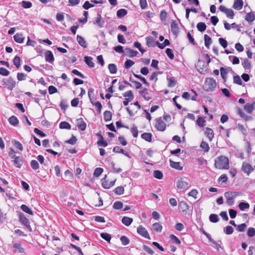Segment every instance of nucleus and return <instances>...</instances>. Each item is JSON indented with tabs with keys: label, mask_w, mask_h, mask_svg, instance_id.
I'll list each match as a JSON object with an SVG mask.
<instances>
[{
	"label": "nucleus",
	"mask_w": 255,
	"mask_h": 255,
	"mask_svg": "<svg viewBox=\"0 0 255 255\" xmlns=\"http://www.w3.org/2000/svg\"><path fill=\"white\" fill-rule=\"evenodd\" d=\"M112 114L109 111H106L104 113V119L106 122L110 121L112 119Z\"/></svg>",
	"instance_id": "e433bc0d"
},
{
	"label": "nucleus",
	"mask_w": 255,
	"mask_h": 255,
	"mask_svg": "<svg viewBox=\"0 0 255 255\" xmlns=\"http://www.w3.org/2000/svg\"><path fill=\"white\" fill-rule=\"evenodd\" d=\"M106 177L107 175H105L104 178H103L102 179V185L103 187L105 189H110L111 187H112L115 185L116 179L109 182L108 181L106 180Z\"/></svg>",
	"instance_id": "1a4fd4ad"
},
{
	"label": "nucleus",
	"mask_w": 255,
	"mask_h": 255,
	"mask_svg": "<svg viewBox=\"0 0 255 255\" xmlns=\"http://www.w3.org/2000/svg\"><path fill=\"white\" fill-rule=\"evenodd\" d=\"M4 85L8 90H12L15 86V81L11 77L3 80Z\"/></svg>",
	"instance_id": "6e6552de"
},
{
	"label": "nucleus",
	"mask_w": 255,
	"mask_h": 255,
	"mask_svg": "<svg viewBox=\"0 0 255 255\" xmlns=\"http://www.w3.org/2000/svg\"><path fill=\"white\" fill-rule=\"evenodd\" d=\"M201 66H205L204 62L203 61H202V60H199V61L196 65V68H197L198 71L200 73H202L203 70V69L201 67Z\"/></svg>",
	"instance_id": "49530a36"
},
{
	"label": "nucleus",
	"mask_w": 255,
	"mask_h": 255,
	"mask_svg": "<svg viewBox=\"0 0 255 255\" xmlns=\"http://www.w3.org/2000/svg\"><path fill=\"white\" fill-rule=\"evenodd\" d=\"M217 83L213 78H206L203 85L204 90L207 92H213L215 90Z\"/></svg>",
	"instance_id": "f03ea898"
},
{
	"label": "nucleus",
	"mask_w": 255,
	"mask_h": 255,
	"mask_svg": "<svg viewBox=\"0 0 255 255\" xmlns=\"http://www.w3.org/2000/svg\"><path fill=\"white\" fill-rule=\"evenodd\" d=\"M171 29L174 34H176L178 32V25L176 20H173L171 24Z\"/></svg>",
	"instance_id": "5701e85b"
},
{
	"label": "nucleus",
	"mask_w": 255,
	"mask_h": 255,
	"mask_svg": "<svg viewBox=\"0 0 255 255\" xmlns=\"http://www.w3.org/2000/svg\"><path fill=\"white\" fill-rule=\"evenodd\" d=\"M170 165L172 168L176 170H181L182 169V167L181 166L179 162H175L170 160Z\"/></svg>",
	"instance_id": "aec40b11"
},
{
	"label": "nucleus",
	"mask_w": 255,
	"mask_h": 255,
	"mask_svg": "<svg viewBox=\"0 0 255 255\" xmlns=\"http://www.w3.org/2000/svg\"><path fill=\"white\" fill-rule=\"evenodd\" d=\"M205 134L208 138L210 141L213 140L214 137V133L213 129L209 128H206L205 130Z\"/></svg>",
	"instance_id": "9d476101"
},
{
	"label": "nucleus",
	"mask_w": 255,
	"mask_h": 255,
	"mask_svg": "<svg viewBox=\"0 0 255 255\" xmlns=\"http://www.w3.org/2000/svg\"><path fill=\"white\" fill-rule=\"evenodd\" d=\"M103 172V169L100 167H97L95 169L94 175L95 177H99Z\"/></svg>",
	"instance_id": "0e129e2a"
},
{
	"label": "nucleus",
	"mask_w": 255,
	"mask_h": 255,
	"mask_svg": "<svg viewBox=\"0 0 255 255\" xmlns=\"http://www.w3.org/2000/svg\"><path fill=\"white\" fill-rule=\"evenodd\" d=\"M59 127L61 129H70V125L66 122H62L59 125Z\"/></svg>",
	"instance_id": "a18cd8bd"
},
{
	"label": "nucleus",
	"mask_w": 255,
	"mask_h": 255,
	"mask_svg": "<svg viewBox=\"0 0 255 255\" xmlns=\"http://www.w3.org/2000/svg\"><path fill=\"white\" fill-rule=\"evenodd\" d=\"M245 19L249 22H252L255 19V15L254 12L247 13L246 15Z\"/></svg>",
	"instance_id": "b1692460"
},
{
	"label": "nucleus",
	"mask_w": 255,
	"mask_h": 255,
	"mask_svg": "<svg viewBox=\"0 0 255 255\" xmlns=\"http://www.w3.org/2000/svg\"><path fill=\"white\" fill-rule=\"evenodd\" d=\"M133 221V219L128 217H124L122 218V222L123 224L126 226H129Z\"/></svg>",
	"instance_id": "a878e982"
},
{
	"label": "nucleus",
	"mask_w": 255,
	"mask_h": 255,
	"mask_svg": "<svg viewBox=\"0 0 255 255\" xmlns=\"http://www.w3.org/2000/svg\"><path fill=\"white\" fill-rule=\"evenodd\" d=\"M242 64H243L244 68L245 69H246V70L250 69L251 67V63L248 59H244Z\"/></svg>",
	"instance_id": "09e8293b"
},
{
	"label": "nucleus",
	"mask_w": 255,
	"mask_h": 255,
	"mask_svg": "<svg viewBox=\"0 0 255 255\" xmlns=\"http://www.w3.org/2000/svg\"><path fill=\"white\" fill-rule=\"evenodd\" d=\"M19 221L22 224H23L26 227L30 226L29 220L26 218V217L22 213H20L19 214Z\"/></svg>",
	"instance_id": "f8f14e48"
},
{
	"label": "nucleus",
	"mask_w": 255,
	"mask_h": 255,
	"mask_svg": "<svg viewBox=\"0 0 255 255\" xmlns=\"http://www.w3.org/2000/svg\"><path fill=\"white\" fill-rule=\"evenodd\" d=\"M77 40L79 44L83 47L86 48L87 47V44L86 41L82 36L78 35L77 36Z\"/></svg>",
	"instance_id": "393cba45"
},
{
	"label": "nucleus",
	"mask_w": 255,
	"mask_h": 255,
	"mask_svg": "<svg viewBox=\"0 0 255 255\" xmlns=\"http://www.w3.org/2000/svg\"><path fill=\"white\" fill-rule=\"evenodd\" d=\"M215 167L219 169H228L229 168V159L225 156H220L215 160Z\"/></svg>",
	"instance_id": "f257e3e1"
},
{
	"label": "nucleus",
	"mask_w": 255,
	"mask_h": 255,
	"mask_svg": "<svg viewBox=\"0 0 255 255\" xmlns=\"http://www.w3.org/2000/svg\"><path fill=\"white\" fill-rule=\"evenodd\" d=\"M238 206L241 211H245L250 208L249 204L246 202H241L239 203Z\"/></svg>",
	"instance_id": "f704fd0d"
},
{
	"label": "nucleus",
	"mask_w": 255,
	"mask_h": 255,
	"mask_svg": "<svg viewBox=\"0 0 255 255\" xmlns=\"http://www.w3.org/2000/svg\"><path fill=\"white\" fill-rule=\"evenodd\" d=\"M209 220L211 222L217 223L219 221L218 216L216 214H212L209 216Z\"/></svg>",
	"instance_id": "de8ad7c7"
},
{
	"label": "nucleus",
	"mask_w": 255,
	"mask_h": 255,
	"mask_svg": "<svg viewBox=\"0 0 255 255\" xmlns=\"http://www.w3.org/2000/svg\"><path fill=\"white\" fill-rule=\"evenodd\" d=\"M127 14V10L124 8L118 10L117 12V15L119 17H122Z\"/></svg>",
	"instance_id": "79ce46f5"
},
{
	"label": "nucleus",
	"mask_w": 255,
	"mask_h": 255,
	"mask_svg": "<svg viewBox=\"0 0 255 255\" xmlns=\"http://www.w3.org/2000/svg\"><path fill=\"white\" fill-rule=\"evenodd\" d=\"M155 128L159 131H163L166 128V124L161 118H157L155 121Z\"/></svg>",
	"instance_id": "20e7f679"
},
{
	"label": "nucleus",
	"mask_w": 255,
	"mask_h": 255,
	"mask_svg": "<svg viewBox=\"0 0 255 255\" xmlns=\"http://www.w3.org/2000/svg\"><path fill=\"white\" fill-rule=\"evenodd\" d=\"M200 147L205 152H208L210 147L208 143L204 141H202L200 144Z\"/></svg>",
	"instance_id": "ea45409f"
},
{
	"label": "nucleus",
	"mask_w": 255,
	"mask_h": 255,
	"mask_svg": "<svg viewBox=\"0 0 255 255\" xmlns=\"http://www.w3.org/2000/svg\"><path fill=\"white\" fill-rule=\"evenodd\" d=\"M124 187L123 186H121L115 188V189L114 190V192L117 195H121L124 194Z\"/></svg>",
	"instance_id": "a19ab883"
},
{
	"label": "nucleus",
	"mask_w": 255,
	"mask_h": 255,
	"mask_svg": "<svg viewBox=\"0 0 255 255\" xmlns=\"http://www.w3.org/2000/svg\"><path fill=\"white\" fill-rule=\"evenodd\" d=\"M206 121L204 117H199L196 121V124L200 127L202 128L205 126Z\"/></svg>",
	"instance_id": "c756f323"
},
{
	"label": "nucleus",
	"mask_w": 255,
	"mask_h": 255,
	"mask_svg": "<svg viewBox=\"0 0 255 255\" xmlns=\"http://www.w3.org/2000/svg\"><path fill=\"white\" fill-rule=\"evenodd\" d=\"M91 102L93 105L95 106L99 113H101V109L102 108V105L101 104V103H100L99 102H94V101H92V100H91Z\"/></svg>",
	"instance_id": "c03bdc74"
},
{
	"label": "nucleus",
	"mask_w": 255,
	"mask_h": 255,
	"mask_svg": "<svg viewBox=\"0 0 255 255\" xmlns=\"http://www.w3.org/2000/svg\"><path fill=\"white\" fill-rule=\"evenodd\" d=\"M21 209L24 212L29 214L33 215V212L26 205H22L20 207Z\"/></svg>",
	"instance_id": "37998d69"
},
{
	"label": "nucleus",
	"mask_w": 255,
	"mask_h": 255,
	"mask_svg": "<svg viewBox=\"0 0 255 255\" xmlns=\"http://www.w3.org/2000/svg\"><path fill=\"white\" fill-rule=\"evenodd\" d=\"M8 122L10 123V124L13 126H17L19 123L17 118L14 116H12L9 118Z\"/></svg>",
	"instance_id": "2f4dec72"
},
{
	"label": "nucleus",
	"mask_w": 255,
	"mask_h": 255,
	"mask_svg": "<svg viewBox=\"0 0 255 255\" xmlns=\"http://www.w3.org/2000/svg\"><path fill=\"white\" fill-rule=\"evenodd\" d=\"M140 93L141 95L146 101L149 100L151 98L150 95L148 93L147 89L146 88L141 90L140 92Z\"/></svg>",
	"instance_id": "4be33fe9"
},
{
	"label": "nucleus",
	"mask_w": 255,
	"mask_h": 255,
	"mask_svg": "<svg viewBox=\"0 0 255 255\" xmlns=\"http://www.w3.org/2000/svg\"><path fill=\"white\" fill-rule=\"evenodd\" d=\"M45 60L49 63H52L54 60V58L52 52L50 50H47L45 53Z\"/></svg>",
	"instance_id": "9b49d317"
},
{
	"label": "nucleus",
	"mask_w": 255,
	"mask_h": 255,
	"mask_svg": "<svg viewBox=\"0 0 255 255\" xmlns=\"http://www.w3.org/2000/svg\"><path fill=\"white\" fill-rule=\"evenodd\" d=\"M134 62L129 59V60H127L125 62V68L126 69H129L130 67H131L133 65H134Z\"/></svg>",
	"instance_id": "69168bd1"
},
{
	"label": "nucleus",
	"mask_w": 255,
	"mask_h": 255,
	"mask_svg": "<svg viewBox=\"0 0 255 255\" xmlns=\"http://www.w3.org/2000/svg\"><path fill=\"white\" fill-rule=\"evenodd\" d=\"M21 5L24 8H29L31 7L32 4L30 1L22 0L21 1Z\"/></svg>",
	"instance_id": "3c124183"
},
{
	"label": "nucleus",
	"mask_w": 255,
	"mask_h": 255,
	"mask_svg": "<svg viewBox=\"0 0 255 255\" xmlns=\"http://www.w3.org/2000/svg\"><path fill=\"white\" fill-rule=\"evenodd\" d=\"M225 14H226L227 16L230 18L232 19L234 18V12L232 9L228 8Z\"/></svg>",
	"instance_id": "e2e57ef3"
},
{
	"label": "nucleus",
	"mask_w": 255,
	"mask_h": 255,
	"mask_svg": "<svg viewBox=\"0 0 255 255\" xmlns=\"http://www.w3.org/2000/svg\"><path fill=\"white\" fill-rule=\"evenodd\" d=\"M84 61L88 66L91 68H93L95 66V63L93 61V58L90 56H85L84 57Z\"/></svg>",
	"instance_id": "412c9836"
},
{
	"label": "nucleus",
	"mask_w": 255,
	"mask_h": 255,
	"mask_svg": "<svg viewBox=\"0 0 255 255\" xmlns=\"http://www.w3.org/2000/svg\"><path fill=\"white\" fill-rule=\"evenodd\" d=\"M243 1L242 0H235L233 4V8L236 10H241L243 6Z\"/></svg>",
	"instance_id": "dca6fc26"
},
{
	"label": "nucleus",
	"mask_w": 255,
	"mask_h": 255,
	"mask_svg": "<svg viewBox=\"0 0 255 255\" xmlns=\"http://www.w3.org/2000/svg\"><path fill=\"white\" fill-rule=\"evenodd\" d=\"M30 166L31 168L34 170H37L39 169V165L38 162L35 160H32L30 162Z\"/></svg>",
	"instance_id": "603ef678"
},
{
	"label": "nucleus",
	"mask_w": 255,
	"mask_h": 255,
	"mask_svg": "<svg viewBox=\"0 0 255 255\" xmlns=\"http://www.w3.org/2000/svg\"><path fill=\"white\" fill-rule=\"evenodd\" d=\"M100 139L97 142V144L100 146L106 147L108 145V143L106 141L104 140L103 136L100 134Z\"/></svg>",
	"instance_id": "c9c22d12"
},
{
	"label": "nucleus",
	"mask_w": 255,
	"mask_h": 255,
	"mask_svg": "<svg viewBox=\"0 0 255 255\" xmlns=\"http://www.w3.org/2000/svg\"><path fill=\"white\" fill-rule=\"evenodd\" d=\"M94 6V4L92 2H90L89 1H86L83 5V7L85 9H88L91 7Z\"/></svg>",
	"instance_id": "338daca9"
},
{
	"label": "nucleus",
	"mask_w": 255,
	"mask_h": 255,
	"mask_svg": "<svg viewBox=\"0 0 255 255\" xmlns=\"http://www.w3.org/2000/svg\"><path fill=\"white\" fill-rule=\"evenodd\" d=\"M11 158H13V163L14 165L18 168H20L22 165V161L18 157L16 156L15 155H13L11 157Z\"/></svg>",
	"instance_id": "6ab92c4d"
},
{
	"label": "nucleus",
	"mask_w": 255,
	"mask_h": 255,
	"mask_svg": "<svg viewBox=\"0 0 255 255\" xmlns=\"http://www.w3.org/2000/svg\"><path fill=\"white\" fill-rule=\"evenodd\" d=\"M101 237L104 239L105 240L107 241V242H109L111 239V236L109 234L106 233H103L101 234Z\"/></svg>",
	"instance_id": "052dcab7"
},
{
	"label": "nucleus",
	"mask_w": 255,
	"mask_h": 255,
	"mask_svg": "<svg viewBox=\"0 0 255 255\" xmlns=\"http://www.w3.org/2000/svg\"><path fill=\"white\" fill-rule=\"evenodd\" d=\"M229 59L233 64H238L240 62L239 58L235 56H229Z\"/></svg>",
	"instance_id": "864d4df0"
},
{
	"label": "nucleus",
	"mask_w": 255,
	"mask_h": 255,
	"mask_svg": "<svg viewBox=\"0 0 255 255\" xmlns=\"http://www.w3.org/2000/svg\"><path fill=\"white\" fill-rule=\"evenodd\" d=\"M13 64L16 68H19L20 65V58L19 57L16 56L13 60Z\"/></svg>",
	"instance_id": "5fc2aeb1"
},
{
	"label": "nucleus",
	"mask_w": 255,
	"mask_h": 255,
	"mask_svg": "<svg viewBox=\"0 0 255 255\" xmlns=\"http://www.w3.org/2000/svg\"><path fill=\"white\" fill-rule=\"evenodd\" d=\"M141 137L142 139L148 142H150L152 139V134L148 132H144L142 133Z\"/></svg>",
	"instance_id": "7c9ffc66"
},
{
	"label": "nucleus",
	"mask_w": 255,
	"mask_h": 255,
	"mask_svg": "<svg viewBox=\"0 0 255 255\" xmlns=\"http://www.w3.org/2000/svg\"><path fill=\"white\" fill-rule=\"evenodd\" d=\"M153 176L158 179H161L163 177L162 173L159 170H155L153 172Z\"/></svg>",
	"instance_id": "4d7b16f0"
},
{
	"label": "nucleus",
	"mask_w": 255,
	"mask_h": 255,
	"mask_svg": "<svg viewBox=\"0 0 255 255\" xmlns=\"http://www.w3.org/2000/svg\"><path fill=\"white\" fill-rule=\"evenodd\" d=\"M197 28L200 32L204 31L206 29V25L204 22H199L197 24Z\"/></svg>",
	"instance_id": "4c0bfd02"
},
{
	"label": "nucleus",
	"mask_w": 255,
	"mask_h": 255,
	"mask_svg": "<svg viewBox=\"0 0 255 255\" xmlns=\"http://www.w3.org/2000/svg\"><path fill=\"white\" fill-rule=\"evenodd\" d=\"M241 170L249 176L254 171V168L250 163L244 162L242 164Z\"/></svg>",
	"instance_id": "39448f33"
},
{
	"label": "nucleus",
	"mask_w": 255,
	"mask_h": 255,
	"mask_svg": "<svg viewBox=\"0 0 255 255\" xmlns=\"http://www.w3.org/2000/svg\"><path fill=\"white\" fill-rule=\"evenodd\" d=\"M204 41H205V45L208 48H209L210 45L212 43V39L210 36H209L207 34L204 35Z\"/></svg>",
	"instance_id": "72a5a7b5"
},
{
	"label": "nucleus",
	"mask_w": 255,
	"mask_h": 255,
	"mask_svg": "<svg viewBox=\"0 0 255 255\" xmlns=\"http://www.w3.org/2000/svg\"><path fill=\"white\" fill-rule=\"evenodd\" d=\"M137 232L142 237L147 239H150V236L148 233V231L143 226L141 225L139 226L137 228Z\"/></svg>",
	"instance_id": "0eeeda50"
},
{
	"label": "nucleus",
	"mask_w": 255,
	"mask_h": 255,
	"mask_svg": "<svg viewBox=\"0 0 255 255\" xmlns=\"http://www.w3.org/2000/svg\"><path fill=\"white\" fill-rule=\"evenodd\" d=\"M170 238L174 243L177 245H180L181 244V242L179 239L174 235H171L170 236Z\"/></svg>",
	"instance_id": "774afa93"
},
{
	"label": "nucleus",
	"mask_w": 255,
	"mask_h": 255,
	"mask_svg": "<svg viewBox=\"0 0 255 255\" xmlns=\"http://www.w3.org/2000/svg\"><path fill=\"white\" fill-rule=\"evenodd\" d=\"M146 45L148 47H154L158 45V42H155L153 38L150 36H148L145 38Z\"/></svg>",
	"instance_id": "4468645a"
},
{
	"label": "nucleus",
	"mask_w": 255,
	"mask_h": 255,
	"mask_svg": "<svg viewBox=\"0 0 255 255\" xmlns=\"http://www.w3.org/2000/svg\"><path fill=\"white\" fill-rule=\"evenodd\" d=\"M254 105H255L254 103H252V104L249 103H247L244 106V110L248 113L251 114L252 113L253 110L255 109Z\"/></svg>",
	"instance_id": "f3484780"
},
{
	"label": "nucleus",
	"mask_w": 255,
	"mask_h": 255,
	"mask_svg": "<svg viewBox=\"0 0 255 255\" xmlns=\"http://www.w3.org/2000/svg\"><path fill=\"white\" fill-rule=\"evenodd\" d=\"M123 207V204L122 202L120 201L115 202L113 205V208L117 210L121 209Z\"/></svg>",
	"instance_id": "bf43d9fd"
},
{
	"label": "nucleus",
	"mask_w": 255,
	"mask_h": 255,
	"mask_svg": "<svg viewBox=\"0 0 255 255\" xmlns=\"http://www.w3.org/2000/svg\"><path fill=\"white\" fill-rule=\"evenodd\" d=\"M14 41L18 43H22L23 42L24 37L21 33H17L13 36Z\"/></svg>",
	"instance_id": "2eb2a0df"
},
{
	"label": "nucleus",
	"mask_w": 255,
	"mask_h": 255,
	"mask_svg": "<svg viewBox=\"0 0 255 255\" xmlns=\"http://www.w3.org/2000/svg\"><path fill=\"white\" fill-rule=\"evenodd\" d=\"M152 228L154 231L160 233L162 230V226L159 223H155L152 225Z\"/></svg>",
	"instance_id": "cd10ccee"
},
{
	"label": "nucleus",
	"mask_w": 255,
	"mask_h": 255,
	"mask_svg": "<svg viewBox=\"0 0 255 255\" xmlns=\"http://www.w3.org/2000/svg\"><path fill=\"white\" fill-rule=\"evenodd\" d=\"M108 69L110 72L112 74H115L117 72V67L115 64H110L108 65Z\"/></svg>",
	"instance_id": "58836bf2"
},
{
	"label": "nucleus",
	"mask_w": 255,
	"mask_h": 255,
	"mask_svg": "<svg viewBox=\"0 0 255 255\" xmlns=\"http://www.w3.org/2000/svg\"><path fill=\"white\" fill-rule=\"evenodd\" d=\"M234 232V229L232 227L228 226L224 228V232L227 235H231L233 234Z\"/></svg>",
	"instance_id": "6e6d98bb"
},
{
	"label": "nucleus",
	"mask_w": 255,
	"mask_h": 255,
	"mask_svg": "<svg viewBox=\"0 0 255 255\" xmlns=\"http://www.w3.org/2000/svg\"><path fill=\"white\" fill-rule=\"evenodd\" d=\"M247 235L249 237H253L255 235V229L254 228L250 227L247 231Z\"/></svg>",
	"instance_id": "680f3d73"
},
{
	"label": "nucleus",
	"mask_w": 255,
	"mask_h": 255,
	"mask_svg": "<svg viewBox=\"0 0 255 255\" xmlns=\"http://www.w3.org/2000/svg\"><path fill=\"white\" fill-rule=\"evenodd\" d=\"M76 124L79 129L84 130L86 128V124L82 119H79L76 120Z\"/></svg>",
	"instance_id": "ddd939ff"
},
{
	"label": "nucleus",
	"mask_w": 255,
	"mask_h": 255,
	"mask_svg": "<svg viewBox=\"0 0 255 255\" xmlns=\"http://www.w3.org/2000/svg\"><path fill=\"white\" fill-rule=\"evenodd\" d=\"M125 50L126 53L130 57H133L136 56L138 53L137 51H134L129 48H126Z\"/></svg>",
	"instance_id": "bb28decb"
},
{
	"label": "nucleus",
	"mask_w": 255,
	"mask_h": 255,
	"mask_svg": "<svg viewBox=\"0 0 255 255\" xmlns=\"http://www.w3.org/2000/svg\"><path fill=\"white\" fill-rule=\"evenodd\" d=\"M94 23L97 24L100 27H102L104 24V21L102 19L101 16L100 14H98V16L96 17L95 21Z\"/></svg>",
	"instance_id": "c85d7f7f"
},
{
	"label": "nucleus",
	"mask_w": 255,
	"mask_h": 255,
	"mask_svg": "<svg viewBox=\"0 0 255 255\" xmlns=\"http://www.w3.org/2000/svg\"><path fill=\"white\" fill-rule=\"evenodd\" d=\"M186 177H180L176 179V186L178 189H185L188 187L189 182Z\"/></svg>",
	"instance_id": "7ed1b4c3"
},
{
	"label": "nucleus",
	"mask_w": 255,
	"mask_h": 255,
	"mask_svg": "<svg viewBox=\"0 0 255 255\" xmlns=\"http://www.w3.org/2000/svg\"><path fill=\"white\" fill-rule=\"evenodd\" d=\"M120 240L122 243V245L124 246H126L129 243V240L127 237L125 236H121L120 238Z\"/></svg>",
	"instance_id": "8fccbe9b"
},
{
	"label": "nucleus",
	"mask_w": 255,
	"mask_h": 255,
	"mask_svg": "<svg viewBox=\"0 0 255 255\" xmlns=\"http://www.w3.org/2000/svg\"><path fill=\"white\" fill-rule=\"evenodd\" d=\"M158 46L160 49H163L166 46H168L170 44V42L168 39H165L164 42L162 43H157Z\"/></svg>",
	"instance_id": "13d9d810"
},
{
	"label": "nucleus",
	"mask_w": 255,
	"mask_h": 255,
	"mask_svg": "<svg viewBox=\"0 0 255 255\" xmlns=\"http://www.w3.org/2000/svg\"><path fill=\"white\" fill-rule=\"evenodd\" d=\"M234 196H236L237 194L236 192H226L225 193L224 196L226 198V203L229 205H232L234 203Z\"/></svg>",
	"instance_id": "423d86ee"
},
{
	"label": "nucleus",
	"mask_w": 255,
	"mask_h": 255,
	"mask_svg": "<svg viewBox=\"0 0 255 255\" xmlns=\"http://www.w3.org/2000/svg\"><path fill=\"white\" fill-rule=\"evenodd\" d=\"M13 248L14 251L18 253H23L24 252V249L22 247L20 243H16L13 244Z\"/></svg>",
	"instance_id": "a211bd4d"
},
{
	"label": "nucleus",
	"mask_w": 255,
	"mask_h": 255,
	"mask_svg": "<svg viewBox=\"0 0 255 255\" xmlns=\"http://www.w3.org/2000/svg\"><path fill=\"white\" fill-rule=\"evenodd\" d=\"M123 96L128 100V101H132L133 98V95L131 91H128L123 94Z\"/></svg>",
	"instance_id": "473e14b6"
}]
</instances>
